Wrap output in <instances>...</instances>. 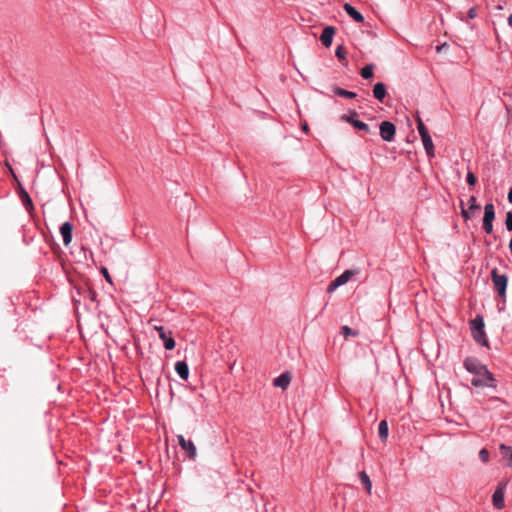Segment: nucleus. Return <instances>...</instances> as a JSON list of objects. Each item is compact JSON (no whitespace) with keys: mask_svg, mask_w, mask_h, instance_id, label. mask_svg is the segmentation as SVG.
<instances>
[{"mask_svg":"<svg viewBox=\"0 0 512 512\" xmlns=\"http://www.w3.org/2000/svg\"><path fill=\"white\" fill-rule=\"evenodd\" d=\"M464 368L472 374H475L477 376H482L486 378V380L489 381H495L494 375L488 370L487 366L482 364L477 358L475 357H467L464 360Z\"/></svg>","mask_w":512,"mask_h":512,"instance_id":"obj_1","label":"nucleus"},{"mask_svg":"<svg viewBox=\"0 0 512 512\" xmlns=\"http://www.w3.org/2000/svg\"><path fill=\"white\" fill-rule=\"evenodd\" d=\"M491 280L493 283V288L498 296L506 302V291L508 286V277L506 274H499L497 268H493L491 270Z\"/></svg>","mask_w":512,"mask_h":512,"instance_id":"obj_2","label":"nucleus"},{"mask_svg":"<svg viewBox=\"0 0 512 512\" xmlns=\"http://www.w3.org/2000/svg\"><path fill=\"white\" fill-rule=\"evenodd\" d=\"M358 113L355 110H350L349 114H343L341 120L350 123L355 129L364 131L365 133L370 132V127L365 122L356 119Z\"/></svg>","mask_w":512,"mask_h":512,"instance_id":"obj_3","label":"nucleus"},{"mask_svg":"<svg viewBox=\"0 0 512 512\" xmlns=\"http://www.w3.org/2000/svg\"><path fill=\"white\" fill-rule=\"evenodd\" d=\"M154 329L158 332L164 348L166 350H173L175 348V340L172 336V331L166 330L163 326H155Z\"/></svg>","mask_w":512,"mask_h":512,"instance_id":"obj_4","label":"nucleus"},{"mask_svg":"<svg viewBox=\"0 0 512 512\" xmlns=\"http://www.w3.org/2000/svg\"><path fill=\"white\" fill-rule=\"evenodd\" d=\"M380 136L386 142H392L395 138L396 134V126L390 121L381 122L380 126Z\"/></svg>","mask_w":512,"mask_h":512,"instance_id":"obj_5","label":"nucleus"},{"mask_svg":"<svg viewBox=\"0 0 512 512\" xmlns=\"http://www.w3.org/2000/svg\"><path fill=\"white\" fill-rule=\"evenodd\" d=\"M506 488L505 482H500L492 495L493 506L497 510H501L505 506L504 492Z\"/></svg>","mask_w":512,"mask_h":512,"instance_id":"obj_6","label":"nucleus"},{"mask_svg":"<svg viewBox=\"0 0 512 512\" xmlns=\"http://www.w3.org/2000/svg\"><path fill=\"white\" fill-rule=\"evenodd\" d=\"M179 446L188 453L189 458L194 459L197 455L196 446L191 440H186L183 435H178Z\"/></svg>","mask_w":512,"mask_h":512,"instance_id":"obj_7","label":"nucleus"},{"mask_svg":"<svg viewBox=\"0 0 512 512\" xmlns=\"http://www.w3.org/2000/svg\"><path fill=\"white\" fill-rule=\"evenodd\" d=\"M59 231L63 239V244L68 246L73 238V225L66 221L60 226Z\"/></svg>","mask_w":512,"mask_h":512,"instance_id":"obj_8","label":"nucleus"},{"mask_svg":"<svg viewBox=\"0 0 512 512\" xmlns=\"http://www.w3.org/2000/svg\"><path fill=\"white\" fill-rule=\"evenodd\" d=\"M335 34V28L333 26H326L320 35V41L325 47H330Z\"/></svg>","mask_w":512,"mask_h":512,"instance_id":"obj_9","label":"nucleus"},{"mask_svg":"<svg viewBox=\"0 0 512 512\" xmlns=\"http://www.w3.org/2000/svg\"><path fill=\"white\" fill-rule=\"evenodd\" d=\"M343 9L355 22H364V16L350 3H345Z\"/></svg>","mask_w":512,"mask_h":512,"instance_id":"obj_10","label":"nucleus"},{"mask_svg":"<svg viewBox=\"0 0 512 512\" xmlns=\"http://www.w3.org/2000/svg\"><path fill=\"white\" fill-rule=\"evenodd\" d=\"M474 340L482 345V346H488V339L484 330V323L480 322V327L478 330H475L472 332Z\"/></svg>","mask_w":512,"mask_h":512,"instance_id":"obj_11","label":"nucleus"},{"mask_svg":"<svg viewBox=\"0 0 512 512\" xmlns=\"http://www.w3.org/2000/svg\"><path fill=\"white\" fill-rule=\"evenodd\" d=\"M77 291L79 295L83 296L85 299H89L91 302L97 300V292L89 286L77 287Z\"/></svg>","mask_w":512,"mask_h":512,"instance_id":"obj_12","label":"nucleus"},{"mask_svg":"<svg viewBox=\"0 0 512 512\" xmlns=\"http://www.w3.org/2000/svg\"><path fill=\"white\" fill-rule=\"evenodd\" d=\"M291 381V375L289 372H284L276 377L273 381V385L275 387H280L282 389H286Z\"/></svg>","mask_w":512,"mask_h":512,"instance_id":"obj_13","label":"nucleus"},{"mask_svg":"<svg viewBox=\"0 0 512 512\" xmlns=\"http://www.w3.org/2000/svg\"><path fill=\"white\" fill-rule=\"evenodd\" d=\"M175 371L177 375L183 379L187 380L189 377V367L185 361H177L175 363Z\"/></svg>","mask_w":512,"mask_h":512,"instance_id":"obj_14","label":"nucleus"},{"mask_svg":"<svg viewBox=\"0 0 512 512\" xmlns=\"http://www.w3.org/2000/svg\"><path fill=\"white\" fill-rule=\"evenodd\" d=\"M387 90L386 85L382 82H378L373 87V96L375 99H377L380 102H383L384 98L386 97Z\"/></svg>","mask_w":512,"mask_h":512,"instance_id":"obj_15","label":"nucleus"},{"mask_svg":"<svg viewBox=\"0 0 512 512\" xmlns=\"http://www.w3.org/2000/svg\"><path fill=\"white\" fill-rule=\"evenodd\" d=\"M421 139H422V143H423V146H424L427 156L430 158L434 157L435 156L434 144H433L430 134H427L426 136H422Z\"/></svg>","mask_w":512,"mask_h":512,"instance_id":"obj_16","label":"nucleus"},{"mask_svg":"<svg viewBox=\"0 0 512 512\" xmlns=\"http://www.w3.org/2000/svg\"><path fill=\"white\" fill-rule=\"evenodd\" d=\"M19 197L21 199L23 206L25 207V209L27 211L30 212L31 210H33L34 206H33L32 199H31L30 195L28 194V192L22 187L19 192Z\"/></svg>","mask_w":512,"mask_h":512,"instance_id":"obj_17","label":"nucleus"},{"mask_svg":"<svg viewBox=\"0 0 512 512\" xmlns=\"http://www.w3.org/2000/svg\"><path fill=\"white\" fill-rule=\"evenodd\" d=\"M499 449L503 459L507 462V465L512 467V447L501 444Z\"/></svg>","mask_w":512,"mask_h":512,"instance_id":"obj_18","label":"nucleus"},{"mask_svg":"<svg viewBox=\"0 0 512 512\" xmlns=\"http://www.w3.org/2000/svg\"><path fill=\"white\" fill-rule=\"evenodd\" d=\"M332 91L335 95L343 98L354 99L357 96L355 92L348 91L338 86H333Z\"/></svg>","mask_w":512,"mask_h":512,"instance_id":"obj_19","label":"nucleus"},{"mask_svg":"<svg viewBox=\"0 0 512 512\" xmlns=\"http://www.w3.org/2000/svg\"><path fill=\"white\" fill-rule=\"evenodd\" d=\"M378 434L381 441L385 442L388 438L389 427L386 420H381L378 425Z\"/></svg>","mask_w":512,"mask_h":512,"instance_id":"obj_20","label":"nucleus"},{"mask_svg":"<svg viewBox=\"0 0 512 512\" xmlns=\"http://www.w3.org/2000/svg\"><path fill=\"white\" fill-rule=\"evenodd\" d=\"M495 219V207L493 203H487L484 206L483 220L493 222Z\"/></svg>","mask_w":512,"mask_h":512,"instance_id":"obj_21","label":"nucleus"},{"mask_svg":"<svg viewBox=\"0 0 512 512\" xmlns=\"http://www.w3.org/2000/svg\"><path fill=\"white\" fill-rule=\"evenodd\" d=\"M359 479L361 484L364 486L366 492L370 495L372 490V482L370 480V477L365 471L359 472Z\"/></svg>","mask_w":512,"mask_h":512,"instance_id":"obj_22","label":"nucleus"},{"mask_svg":"<svg viewBox=\"0 0 512 512\" xmlns=\"http://www.w3.org/2000/svg\"><path fill=\"white\" fill-rule=\"evenodd\" d=\"M353 275H355V271L345 270L342 274L335 278L336 283L342 286L346 284L352 278Z\"/></svg>","mask_w":512,"mask_h":512,"instance_id":"obj_23","label":"nucleus"},{"mask_svg":"<svg viewBox=\"0 0 512 512\" xmlns=\"http://www.w3.org/2000/svg\"><path fill=\"white\" fill-rule=\"evenodd\" d=\"M490 382L491 381L486 380V378H484L482 376H477V375H475V377H473L471 380V384L474 387H485V386L495 387V385L490 384Z\"/></svg>","mask_w":512,"mask_h":512,"instance_id":"obj_24","label":"nucleus"},{"mask_svg":"<svg viewBox=\"0 0 512 512\" xmlns=\"http://www.w3.org/2000/svg\"><path fill=\"white\" fill-rule=\"evenodd\" d=\"M373 69H374V65L373 64H367L365 65L361 71H360V75L362 78L364 79H370L373 77Z\"/></svg>","mask_w":512,"mask_h":512,"instance_id":"obj_25","label":"nucleus"},{"mask_svg":"<svg viewBox=\"0 0 512 512\" xmlns=\"http://www.w3.org/2000/svg\"><path fill=\"white\" fill-rule=\"evenodd\" d=\"M416 122H417V130L419 132L420 137L426 136L427 134H429L425 124L423 123L422 119L419 116H417Z\"/></svg>","mask_w":512,"mask_h":512,"instance_id":"obj_26","label":"nucleus"},{"mask_svg":"<svg viewBox=\"0 0 512 512\" xmlns=\"http://www.w3.org/2000/svg\"><path fill=\"white\" fill-rule=\"evenodd\" d=\"M341 334L344 337H348V336H357L359 333H358V331L353 330L349 326L345 325V326H342V328H341Z\"/></svg>","mask_w":512,"mask_h":512,"instance_id":"obj_27","label":"nucleus"},{"mask_svg":"<svg viewBox=\"0 0 512 512\" xmlns=\"http://www.w3.org/2000/svg\"><path fill=\"white\" fill-rule=\"evenodd\" d=\"M335 55L340 61L346 60V51L343 45H338L335 50Z\"/></svg>","mask_w":512,"mask_h":512,"instance_id":"obj_28","label":"nucleus"},{"mask_svg":"<svg viewBox=\"0 0 512 512\" xmlns=\"http://www.w3.org/2000/svg\"><path fill=\"white\" fill-rule=\"evenodd\" d=\"M468 203H469V207L468 209L472 212H474L475 210H478L480 209V205L477 204V199L474 195L470 196L469 200H468Z\"/></svg>","mask_w":512,"mask_h":512,"instance_id":"obj_29","label":"nucleus"},{"mask_svg":"<svg viewBox=\"0 0 512 512\" xmlns=\"http://www.w3.org/2000/svg\"><path fill=\"white\" fill-rule=\"evenodd\" d=\"M480 322H481V323H484L483 318H482V317H480V316H477L475 319H473V320L471 321V323H470V324H471V330H472V332H473V331H475V330H478V328L480 327Z\"/></svg>","mask_w":512,"mask_h":512,"instance_id":"obj_30","label":"nucleus"},{"mask_svg":"<svg viewBox=\"0 0 512 512\" xmlns=\"http://www.w3.org/2000/svg\"><path fill=\"white\" fill-rule=\"evenodd\" d=\"M460 206H461V215H462L463 219H464L465 221H467L468 219H470V218H471V212H472V211H470L469 209H466V208L464 207V203H463V201H461Z\"/></svg>","mask_w":512,"mask_h":512,"instance_id":"obj_31","label":"nucleus"},{"mask_svg":"<svg viewBox=\"0 0 512 512\" xmlns=\"http://www.w3.org/2000/svg\"><path fill=\"white\" fill-rule=\"evenodd\" d=\"M466 181H467L468 185L474 186L477 182V178L473 172L468 171L467 176H466Z\"/></svg>","mask_w":512,"mask_h":512,"instance_id":"obj_32","label":"nucleus"},{"mask_svg":"<svg viewBox=\"0 0 512 512\" xmlns=\"http://www.w3.org/2000/svg\"><path fill=\"white\" fill-rule=\"evenodd\" d=\"M506 229L512 232V211H508L505 220Z\"/></svg>","mask_w":512,"mask_h":512,"instance_id":"obj_33","label":"nucleus"},{"mask_svg":"<svg viewBox=\"0 0 512 512\" xmlns=\"http://www.w3.org/2000/svg\"><path fill=\"white\" fill-rule=\"evenodd\" d=\"M482 228L485 233L491 234L493 232V222L483 220Z\"/></svg>","mask_w":512,"mask_h":512,"instance_id":"obj_34","label":"nucleus"},{"mask_svg":"<svg viewBox=\"0 0 512 512\" xmlns=\"http://www.w3.org/2000/svg\"><path fill=\"white\" fill-rule=\"evenodd\" d=\"M489 452L487 449H481L479 452V458L482 462H488L489 461Z\"/></svg>","mask_w":512,"mask_h":512,"instance_id":"obj_35","label":"nucleus"},{"mask_svg":"<svg viewBox=\"0 0 512 512\" xmlns=\"http://www.w3.org/2000/svg\"><path fill=\"white\" fill-rule=\"evenodd\" d=\"M338 287H340L339 284L336 283V280L334 279L333 281L330 282V284L328 285L327 287V293H332L334 292Z\"/></svg>","mask_w":512,"mask_h":512,"instance_id":"obj_36","label":"nucleus"},{"mask_svg":"<svg viewBox=\"0 0 512 512\" xmlns=\"http://www.w3.org/2000/svg\"><path fill=\"white\" fill-rule=\"evenodd\" d=\"M338 287H340L339 284L336 283V280L334 279L333 281L330 282V284L328 285L327 287V293H332L334 292Z\"/></svg>","mask_w":512,"mask_h":512,"instance_id":"obj_37","label":"nucleus"},{"mask_svg":"<svg viewBox=\"0 0 512 512\" xmlns=\"http://www.w3.org/2000/svg\"><path fill=\"white\" fill-rule=\"evenodd\" d=\"M101 272L103 274V276L105 277V280L108 282V283H112V279H111V276L107 270V268L105 267H102L101 269Z\"/></svg>","mask_w":512,"mask_h":512,"instance_id":"obj_38","label":"nucleus"},{"mask_svg":"<svg viewBox=\"0 0 512 512\" xmlns=\"http://www.w3.org/2000/svg\"><path fill=\"white\" fill-rule=\"evenodd\" d=\"M476 16H477L476 8H475V7H471V8L468 10L467 17H468L469 19H474Z\"/></svg>","mask_w":512,"mask_h":512,"instance_id":"obj_39","label":"nucleus"},{"mask_svg":"<svg viewBox=\"0 0 512 512\" xmlns=\"http://www.w3.org/2000/svg\"><path fill=\"white\" fill-rule=\"evenodd\" d=\"M6 305H7L8 307H10V308L12 309V311H13V312H15V307H14L15 305H14L13 301H12L10 298H9V299H7Z\"/></svg>","mask_w":512,"mask_h":512,"instance_id":"obj_40","label":"nucleus"},{"mask_svg":"<svg viewBox=\"0 0 512 512\" xmlns=\"http://www.w3.org/2000/svg\"><path fill=\"white\" fill-rule=\"evenodd\" d=\"M507 198H508L509 203H511V204H512V187L510 188V190H509V192H508V196H507Z\"/></svg>","mask_w":512,"mask_h":512,"instance_id":"obj_41","label":"nucleus"},{"mask_svg":"<svg viewBox=\"0 0 512 512\" xmlns=\"http://www.w3.org/2000/svg\"><path fill=\"white\" fill-rule=\"evenodd\" d=\"M444 47H446V44L439 45V46L436 47V51L440 52L441 50H443Z\"/></svg>","mask_w":512,"mask_h":512,"instance_id":"obj_42","label":"nucleus"},{"mask_svg":"<svg viewBox=\"0 0 512 512\" xmlns=\"http://www.w3.org/2000/svg\"><path fill=\"white\" fill-rule=\"evenodd\" d=\"M302 130H303L304 132H308L309 128H308L307 123H304V124L302 125Z\"/></svg>","mask_w":512,"mask_h":512,"instance_id":"obj_43","label":"nucleus"},{"mask_svg":"<svg viewBox=\"0 0 512 512\" xmlns=\"http://www.w3.org/2000/svg\"><path fill=\"white\" fill-rule=\"evenodd\" d=\"M508 25L512 28V14L508 17Z\"/></svg>","mask_w":512,"mask_h":512,"instance_id":"obj_44","label":"nucleus"},{"mask_svg":"<svg viewBox=\"0 0 512 512\" xmlns=\"http://www.w3.org/2000/svg\"><path fill=\"white\" fill-rule=\"evenodd\" d=\"M89 255H90V258L92 259L93 258V252L89 251Z\"/></svg>","mask_w":512,"mask_h":512,"instance_id":"obj_45","label":"nucleus"}]
</instances>
